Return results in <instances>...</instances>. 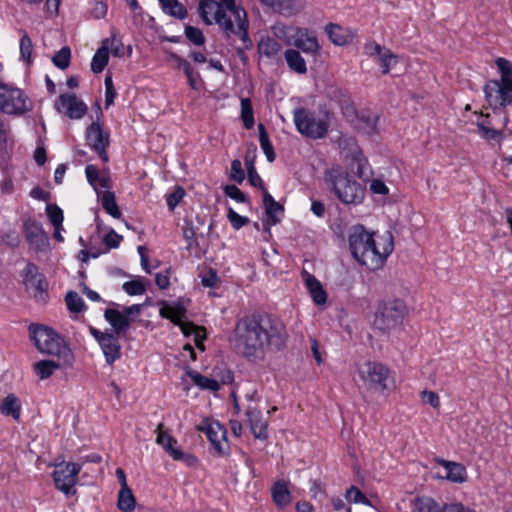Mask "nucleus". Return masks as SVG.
<instances>
[{
    "mask_svg": "<svg viewBox=\"0 0 512 512\" xmlns=\"http://www.w3.org/2000/svg\"><path fill=\"white\" fill-rule=\"evenodd\" d=\"M42 274L39 273V269L37 265H35L32 262L27 263L25 268L22 271V276L24 279V284L29 285L33 284L34 280H37V277L41 276Z\"/></svg>",
    "mask_w": 512,
    "mask_h": 512,
    "instance_id": "13d9d810",
    "label": "nucleus"
},
{
    "mask_svg": "<svg viewBox=\"0 0 512 512\" xmlns=\"http://www.w3.org/2000/svg\"><path fill=\"white\" fill-rule=\"evenodd\" d=\"M85 174H86V178H87L88 183L94 189H96L97 188V180H98L99 175H100L97 167L92 165V164H88L86 166V168H85Z\"/></svg>",
    "mask_w": 512,
    "mask_h": 512,
    "instance_id": "69168bd1",
    "label": "nucleus"
},
{
    "mask_svg": "<svg viewBox=\"0 0 512 512\" xmlns=\"http://www.w3.org/2000/svg\"><path fill=\"white\" fill-rule=\"evenodd\" d=\"M271 495L275 505L281 509L291 503V493L284 481H276L271 488Z\"/></svg>",
    "mask_w": 512,
    "mask_h": 512,
    "instance_id": "bb28decb",
    "label": "nucleus"
},
{
    "mask_svg": "<svg viewBox=\"0 0 512 512\" xmlns=\"http://www.w3.org/2000/svg\"><path fill=\"white\" fill-rule=\"evenodd\" d=\"M477 133L487 141L501 142L503 139V132L494 129L492 126H485V123H477Z\"/></svg>",
    "mask_w": 512,
    "mask_h": 512,
    "instance_id": "c03bdc74",
    "label": "nucleus"
},
{
    "mask_svg": "<svg viewBox=\"0 0 512 512\" xmlns=\"http://www.w3.org/2000/svg\"><path fill=\"white\" fill-rule=\"evenodd\" d=\"M81 470V465L74 462H62L55 465L52 474L56 489L65 495L74 493L73 487L77 482V475Z\"/></svg>",
    "mask_w": 512,
    "mask_h": 512,
    "instance_id": "9d476101",
    "label": "nucleus"
},
{
    "mask_svg": "<svg viewBox=\"0 0 512 512\" xmlns=\"http://www.w3.org/2000/svg\"><path fill=\"white\" fill-rule=\"evenodd\" d=\"M234 21L237 25V30L235 31V35H237L240 40L243 42V48L250 50L253 47V42L249 37L248 28L249 21L247 18V13L245 10H237L236 16L233 17Z\"/></svg>",
    "mask_w": 512,
    "mask_h": 512,
    "instance_id": "b1692460",
    "label": "nucleus"
},
{
    "mask_svg": "<svg viewBox=\"0 0 512 512\" xmlns=\"http://www.w3.org/2000/svg\"><path fill=\"white\" fill-rule=\"evenodd\" d=\"M122 288L128 295L131 296L141 295L146 290L145 285L139 279L125 282Z\"/></svg>",
    "mask_w": 512,
    "mask_h": 512,
    "instance_id": "864d4df0",
    "label": "nucleus"
},
{
    "mask_svg": "<svg viewBox=\"0 0 512 512\" xmlns=\"http://www.w3.org/2000/svg\"><path fill=\"white\" fill-rule=\"evenodd\" d=\"M33 282V284L25 285L27 290H32V295L35 299L39 301H46L48 298V284L44 275L37 277V280H34Z\"/></svg>",
    "mask_w": 512,
    "mask_h": 512,
    "instance_id": "c9c22d12",
    "label": "nucleus"
},
{
    "mask_svg": "<svg viewBox=\"0 0 512 512\" xmlns=\"http://www.w3.org/2000/svg\"><path fill=\"white\" fill-rule=\"evenodd\" d=\"M172 458L176 461H183L188 467H195L198 463L196 456L184 453L180 448L178 451H172Z\"/></svg>",
    "mask_w": 512,
    "mask_h": 512,
    "instance_id": "680f3d73",
    "label": "nucleus"
},
{
    "mask_svg": "<svg viewBox=\"0 0 512 512\" xmlns=\"http://www.w3.org/2000/svg\"><path fill=\"white\" fill-rule=\"evenodd\" d=\"M259 142L260 146L269 162H273L276 158L274 148L270 142L269 135L266 131L264 124H258Z\"/></svg>",
    "mask_w": 512,
    "mask_h": 512,
    "instance_id": "f704fd0d",
    "label": "nucleus"
},
{
    "mask_svg": "<svg viewBox=\"0 0 512 512\" xmlns=\"http://www.w3.org/2000/svg\"><path fill=\"white\" fill-rule=\"evenodd\" d=\"M118 336L119 335L110 333L99 344L105 356V361L109 365H112L116 360H118L121 357V345Z\"/></svg>",
    "mask_w": 512,
    "mask_h": 512,
    "instance_id": "4be33fe9",
    "label": "nucleus"
},
{
    "mask_svg": "<svg viewBox=\"0 0 512 512\" xmlns=\"http://www.w3.org/2000/svg\"><path fill=\"white\" fill-rule=\"evenodd\" d=\"M323 181L327 190L346 206H358L365 199V186L340 165L326 169Z\"/></svg>",
    "mask_w": 512,
    "mask_h": 512,
    "instance_id": "7ed1b4c3",
    "label": "nucleus"
},
{
    "mask_svg": "<svg viewBox=\"0 0 512 512\" xmlns=\"http://www.w3.org/2000/svg\"><path fill=\"white\" fill-rule=\"evenodd\" d=\"M241 118L246 129L253 128L255 120L252 103L249 98L241 99Z\"/></svg>",
    "mask_w": 512,
    "mask_h": 512,
    "instance_id": "79ce46f5",
    "label": "nucleus"
},
{
    "mask_svg": "<svg viewBox=\"0 0 512 512\" xmlns=\"http://www.w3.org/2000/svg\"><path fill=\"white\" fill-rule=\"evenodd\" d=\"M377 60L381 66L382 74L386 75L390 72L391 68L398 63V56L389 48H386Z\"/></svg>",
    "mask_w": 512,
    "mask_h": 512,
    "instance_id": "37998d69",
    "label": "nucleus"
},
{
    "mask_svg": "<svg viewBox=\"0 0 512 512\" xmlns=\"http://www.w3.org/2000/svg\"><path fill=\"white\" fill-rule=\"evenodd\" d=\"M325 31L332 43L338 46H344L352 41L353 36L344 27L330 23L326 25Z\"/></svg>",
    "mask_w": 512,
    "mask_h": 512,
    "instance_id": "cd10ccee",
    "label": "nucleus"
},
{
    "mask_svg": "<svg viewBox=\"0 0 512 512\" xmlns=\"http://www.w3.org/2000/svg\"><path fill=\"white\" fill-rule=\"evenodd\" d=\"M385 49V46H382L376 42H369L364 46L365 53L370 57L378 58L385 51Z\"/></svg>",
    "mask_w": 512,
    "mask_h": 512,
    "instance_id": "774afa93",
    "label": "nucleus"
},
{
    "mask_svg": "<svg viewBox=\"0 0 512 512\" xmlns=\"http://www.w3.org/2000/svg\"><path fill=\"white\" fill-rule=\"evenodd\" d=\"M70 59L71 50L68 46H64L58 52H56L52 58V62L57 68L64 70L69 67Z\"/></svg>",
    "mask_w": 512,
    "mask_h": 512,
    "instance_id": "de8ad7c7",
    "label": "nucleus"
},
{
    "mask_svg": "<svg viewBox=\"0 0 512 512\" xmlns=\"http://www.w3.org/2000/svg\"><path fill=\"white\" fill-rule=\"evenodd\" d=\"M227 218L235 230H239L250 222L249 218L239 215L231 207L227 210Z\"/></svg>",
    "mask_w": 512,
    "mask_h": 512,
    "instance_id": "4d7b16f0",
    "label": "nucleus"
},
{
    "mask_svg": "<svg viewBox=\"0 0 512 512\" xmlns=\"http://www.w3.org/2000/svg\"><path fill=\"white\" fill-rule=\"evenodd\" d=\"M103 241L108 248H117L122 241V236L118 235L113 229H111L104 236Z\"/></svg>",
    "mask_w": 512,
    "mask_h": 512,
    "instance_id": "338daca9",
    "label": "nucleus"
},
{
    "mask_svg": "<svg viewBox=\"0 0 512 512\" xmlns=\"http://www.w3.org/2000/svg\"><path fill=\"white\" fill-rule=\"evenodd\" d=\"M199 430L207 436L211 446L219 456L229 453L230 447L227 442V430L218 421H205Z\"/></svg>",
    "mask_w": 512,
    "mask_h": 512,
    "instance_id": "f8f14e48",
    "label": "nucleus"
},
{
    "mask_svg": "<svg viewBox=\"0 0 512 512\" xmlns=\"http://www.w3.org/2000/svg\"><path fill=\"white\" fill-rule=\"evenodd\" d=\"M118 508L123 512H131L136 505L132 490L128 488L120 489L118 494Z\"/></svg>",
    "mask_w": 512,
    "mask_h": 512,
    "instance_id": "4c0bfd02",
    "label": "nucleus"
},
{
    "mask_svg": "<svg viewBox=\"0 0 512 512\" xmlns=\"http://www.w3.org/2000/svg\"><path fill=\"white\" fill-rule=\"evenodd\" d=\"M187 375L192 379L193 383L203 390L216 392L220 389L219 381L213 378H208L197 371L187 370Z\"/></svg>",
    "mask_w": 512,
    "mask_h": 512,
    "instance_id": "473e14b6",
    "label": "nucleus"
},
{
    "mask_svg": "<svg viewBox=\"0 0 512 512\" xmlns=\"http://www.w3.org/2000/svg\"><path fill=\"white\" fill-rule=\"evenodd\" d=\"M33 51L32 40L29 35L21 30V39H20V54L23 59H25L28 63L31 62V55Z\"/></svg>",
    "mask_w": 512,
    "mask_h": 512,
    "instance_id": "8fccbe9b",
    "label": "nucleus"
},
{
    "mask_svg": "<svg viewBox=\"0 0 512 512\" xmlns=\"http://www.w3.org/2000/svg\"><path fill=\"white\" fill-rule=\"evenodd\" d=\"M261 3L270 7L273 11L284 15L294 16L298 14L305 5L304 0H260Z\"/></svg>",
    "mask_w": 512,
    "mask_h": 512,
    "instance_id": "f3484780",
    "label": "nucleus"
},
{
    "mask_svg": "<svg viewBox=\"0 0 512 512\" xmlns=\"http://www.w3.org/2000/svg\"><path fill=\"white\" fill-rule=\"evenodd\" d=\"M281 321L266 313H253L237 320L233 331L236 351L249 361L261 360L267 351H280L286 342Z\"/></svg>",
    "mask_w": 512,
    "mask_h": 512,
    "instance_id": "f257e3e1",
    "label": "nucleus"
},
{
    "mask_svg": "<svg viewBox=\"0 0 512 512\" xmlns=\"http://www.w3.org/2000/svg\"><path fill=\"white\" fill-rule=\"evenodd\" d=\"M446 505L429 496H416L411 500L410 508L411 512H447Z\"/></svg>",
    "mask_w": 512,
    "mask_h": 512,
    "instance_id": "5701e85b",
    "label": "nucleus"
},
{
    "mask_svg": "<svg viewBox=\"0 0 512 512\" xmlns=\"http://www.w3.org/2000/svg\"><path fill=\"white\" fill-rule=\"evenodd\" d=\"M68 310L73 313L82 312L85 308L83 299L75 291H69L65 296Z\"/></svg>",
    "mask_w": 512,
    "mask_h": 512,
    "instance_id": "a18cd8bd",
    "label": "nucleus"
},
{
    "mask_svg": "<svg viewBox=\"0 0 512 512\" xmlns=\"http://www.w3.org/2000/svg\"><path fill=\"white\" fill-rule=\"evenodd\" d=\"M0 413L4 416H11L19 421L21 415V402L15 394H8L0 401Z\"/></svg>",
    "mask_w": 512,
    "mask_h": 512,
    "instance_id": "a878e982",
    "label": "nucleus"
},
{
    "mask_svg": "<svg viewBox=\"0 0 512 512\" xmlns=\"http://www.w3.org/2000/svg\"><path fill=\"white\" fill-rule=\"evenodd\" d=\"M103 209L113 218H120L121 211L117 205L115 194L111 191H105L101 199Z\"/></svg>",
    "mask_w": 512,
    "mask_h": 512,
    "instance_id": "e433bc0d",
    "label": "nucleus"
},
{
    "mask_svg": "<svg viewBox=\"0 0 512 512\" xmlns=\"http://www.w3.org/2000/svg\"><path fill=\"white\" fill-rule=\"evenodd\" d=\"M108 39H105L102 46L97 49L91 61V70L95 74L101 73L109 61Z\"/></svg>",
    "mask_w": 512,
    "mask_h": 512,
    "instance_id": "c85d7f7f",
    "label": "nucleus"
},
{
    "mask_svg": "<svg viewBox=\"0 0 512 512\" xmlns=\"http://www.w3.org/2000/svg\"><path fill=\"white\" fill-rule=\"evenodd\" d=\"M61 367H66L63 365V361H53V360H40L33 365V369L35 373L39 376L40 379L49 378L57 369Z\"/></svg>",
    "mask_w": 512,
    "mask_h": 512,
    "instance_id": "2f4dec72",
    "label": "nucleus"
},
{
    "mask_svg": "<svg viewBox=\"0 0 512 512\" xmlns=\"http://www.w3.org/2000/svg\"><path fill=\"white\" fill-rule=\"evenodd\" d=\"M346 499L349 502L353 503H360L367 506H371V501L362 493V491L352 485L347 491H346Z\"/></svg>",
    "mask_w": 512,
    "mask_h": 512,
    "instance_id": "3c124183",
    "label": "nucleus"
},
{
    "mask_svg": "<svg viewBox=\"0 0 512 512\" xmlns=\"http://www.w3.org/2000/svg\"><path fill=\"white\" fill-rule=\"evenodd\" d=\"M216 1L215 0H200L199 3V14L202 18L203 22L206 25H211L212 20L209 17V11H207V8L215 7Z\"/></svg>",
    "mask_w": 512,
    "mask_h": 512,
    "instance_id": "0e129e2a",
    "label": "nucleus"
},
{
    "mask_svg": "<svg viewBox=\"0 0 512 512\" xmlns=\"http://www.w3.org/2000/svg\"><path fill=\"white\" fill-rule=\"evenodd\" d=\"M246 416L254 437L262 440L266 439L268 437L267 422L263 420L261 411L256 407L249 406L246 410Z\"/></svg>",
    "mask_w": 512,
    "mask_h": 512,
    "instance_id": "a211bd4d",
    "label": "nucleus"
},
{
    "mask_svg": "<svg viewBox=\"0 0 512 512\" xmlns=\"http://www.w3.org/2000/svg\"><path fill=\"white\" fill-rule=\"evenodd\" d=\"M31 99L19 88L0 83V111L8 114L21 116L32 111Z\"/></svg>",
    "mask_w": 512,
    "mask_h": 512,
    "instance_id": "423d86ee",
    "label": "nucleus"
},
{
    "mask_svg": "<svg viewBox=\"0 0 512 512\" xmlns=\"http://www.w3.org/2000/svg\"><path fill=\"white\" fill-rule=\"evenodd\" d=\"M163 424H159L157 427L158 435L156 438L157 444L161 445L163 449L172 457V451H178L179 448L174 447L177 443L176 439L169 434L161 431Z\"/></svg>",
    "mask_w": 512,
    "mask_h": 512,
    "instance_id": "a19ab883",
    "label": "nucleus"
},
{
    "mask_svg": "<svg viewBox=\"0 0 512 512\" xmlns=\"http://www.w3.org/2000/svg\"><path fill=\"white\" fill-rule=\"evenodd\" d=\"M46 213L55 229L62 226L64 219L63 211L56 204H48L46 206Z\"/></svg>",
    "mask_w": 512,
    "mask_h": 512,
    "instance_id": "09e8293b",
    "label": "nucleus"
},
{
    "mask_svg": "<svg viewBox=\"0 0 512 512\" xmlns=\"http://www.w3.org/2000/svg\"><path fill=\"white\" fill-rule=\"evenodd\" d=\"M281 50V44L268 37L266 39H262L259 43H258V51L261 55H264L268 58H271V57H274L275 55L278 54V52Z\"/></svg>",
    "mask_w": 512,
    "mask_h": 512,
    "instance_id": "58836bf2",
    "label": "nucleus"
},
{
    "mask_svg": "<svg viewBox=\"0 0 512 512\" xmlns=\"http://www.w3.org/2000/svg\"><path fill=\"white\" fill-rule=\"evenodd\" d=\"M216 1L215 0H200L199 3V14L202 18L203 22L206 25H211L212 20L209 17V11H207V8L215 7Z\"/></svg>",
    "mask_w": 512,
    "mask_h": 512,
    "instance_id": "e2e57ef3",
    "label": "nucleus"
},
{
    "mask_svg": "<svg viewBox=\"0 0 512 512\" xmlns=\"http://www.w3.org/2000/svg\"><path fill=\"white\" fill-rule=\"evenodd\" d=\"M360 128L368 135H373L377 132V117L376 116H361L359 118Z\"/></svg>",
    "mask_w": 512,
    "mask_h": 512,
    "instance_id": "5fc2aeb1",
    "label": "nucleus"
},
{
    "mask_svg": "<svg viewBox=\"0 0 512 512\" xmlns=\"http://www.w3.org/2000/svg\"><path fill=\"white\" fill-rule=\"evenodd\" d=\"M87 144L99 155L103 162H108L109 157L106 151L109 145V135H104L99 123L93 122L86 130Z\"/></svg>",
    "mask_w": 512,
    "mask_h": 512,
    "instance_id": "2eb2a0df",
    "label": "nucleus"
},
{
    "mask_svg": "<svg viewBox=\"0 0 512 512\" xmlns=\"http://www.w3.org/2000/svg\"><path fill=\"white\" fill-rule=\"evenodd\" d=\"M117 308H108L104 311L105 320L112 326L115 335L125 333L130 328L126 316L118 309L119 304L113 303Z\"/></svg>",
    "mask_w": 512,
    "mask_h": 512,
    "instance_id": "aec40b11",
    "label": "nucleus"
},
{
    "mask_svg": "<svg viewBox=\"0 0 512 512\" xmlns=\"http://www.w3.org/2000/svg\"><path fill=\"white\" fill-rule=\"evenodd\" d=\"M227 9L218 10L216 13V17H214L215 23L219 25L223 33L226 37H230L235 31L237 30V27L235 28L234 21L232 20L233 16L227 14Z\"/></svg>",
    "mask_w": 512,
    "mask_h": 512,
    "instance_id": "72a5a7b5",
    "label": "nucleus"
},
{
    "mask_svg": "<svg viewBox=\"0 0 512 512\" xmlns=\"http://www.w3.org/2000/svg\"><path fill=\"white\" fill-rule=\"evenodd\" d=\"M230 180L241 184L245 179V173L242 168L241 161L238 159H235L231 163V171L229 175Z\"/></svg>",
    "mask_w": 512,
    "mask_h": 512,
    "instance_id": "bf43d9fd",
    "label": "nucleus"
},
{
    "mask_svg": "<svg viewBox=\"0 0 512 512\" xmlns=\"http://www.w3.org/2000/svg\"><path fill=\"white\" fill-rule=\"evenodd\" d=\"M246 162V168H247V174H248V181L249 183L254 186L261 189L262 193H265L267 191L262 178L257 173V170L254 166V163L252 160L245 159Z\"/></svg>",
    "mask_w": 512,
    "mask_h": 512,
    "instance_id": "49530a36",
    "label": "nucleus"
},
{
    "mask_svg": "<svg viewBox=\"0 0 512 512\" xmlns=\"http://www.w3.org/2000/svg\"><path fill=\"white\" fill-rule=\"evenodd\" d=\"M294 123L299 133L311 138L322 139L328 132V122L317 118L315 113L305 108H297L294 110Z\"/></svg>",
    "mask_w": 512,
    "mask_h": 512,
    "instance_id": "1a4fd4ad",
    "label": "nucleus"
},
{
    "mask_svg": "<svg viewBox=\"0 0 512 512\" xmlns=\"http://www.w3.org/2000/svg\"><path fill=\"white\" fill-rule=\"evenodd\" d=\"M437 463L443 466L446 470V478L454 483H463L467 479V471L464 465L438 458Z\"/></svg>",
    "mask_w": 512,
    "mask_h": 512,
    "instance_id": "393cba45",
    "label": "nucleus"
},
{
    "mask_svg": "<svg viewBox=\"0 0 512 512\" xmlns=\"http://www.w3.org/2000/svg\"><path fill=\"white\" fill-rule=\"evenodd\" d=\"M185 36L190 42L197 46L204 45L206 41L203 32L199 28L190 25L185 27Z\"/></svg>",
    "mask_w": 512,
    "mask_h": 512,
    "instance_id": "603ef678",
    "label": "nucleus"
},
{
    "mask_svg": "<svg viewBox=\"0 0 512 512\" xmlns=\"http://www.w3.org/2000/svg\"><path fill=\"white\" fill-rule=\"evenodd\" d=\"M263 205L265 208V213L267 216V222H264L263 225L265 227V230L269 231L270 225H276L280 222V218L278 217V214L283 215L284 208L283 206L275 201V199L269 194L268 191H265L263 193Z\"/></svg>",
    "mask_w": 512,
    "mask_h": 512,
    "instance_id": "6ab92c4d",
    "label": "nucleus"
},
{
    "mask_svg": "<svg viewBox=\"0 0 512 512\" xmlns=\"http://www.w3.org/2000/svg\"><path fill=\"white\" fill-rule=\"evenodd\" d=\"M289 36L294 46L306 54L315 55L320 49L317 37L314 32L307 28L290 27Z\"/></svg>",
    "mask_w": 512,
    "mask_h": 512,
    "instance_id": "ddd939ff",
    "label": "nucleus"
},
{
    "mask_svg": "<svg viewBox=\"0 0 512 512\" xmlns=\"http://www.w3.org/2000/svg\"><path fill=\"white\" fill-rule=\"evenodd\" d=\"M223 191L226 196L240 203H249L248 197L236 186V185H225Z\"/></svg>",
    "mask_w": 512,
    "mask_h": 512,
    "instance_id": "6e6d98bb",
    "label": "nucleus"
},
{
    "mask_svg": "<svg viewBox=\"0 0 512 512\" xmlns=\"http://www.w3.org/2000/svg\"><path fill=\"white\" fill-rule=\"evenodd\" d=\"M284 56L288 67L292 71L298 74H305L307 72L306 62L298 50L287 49Z\"/></svg>",
    "mask_w": 512,
    "mask_h": 512,
    "instance_id": "7c9ffc66",
    "label": "nucleus"
},
{
    "mask_svg": "<svg viewBox=\"0 0 512 512\" xmlns=\"http://www.w3.org/2000/svg\"><path fill=\"white\" fill-rule=\"evenodd\" d=\"M302 278L305 285L316 305H323L327 300V293L324 290L320 281L312 274L307 271L302 272Z\"/></svg>",
    "mask_w": 512,
    "mask_h": 512,
    "instance_id": "412c9836",
    "label": "nucleus"
},
{
    "mask_svg": "<svg viewBox=\"0 0 512 512\" xmlns=\"http://www.w3.org/2000/svg\"><path fill=\"white\" fill-rule=\"evenodd\" d=\"M495 64L501 74L499 83L512 84V62L506 58L499 57L495 60Z\"/></svg>",
    "mask_w": 512,
    "mask_h": 512,
    "instance_id": "ea45409f",
    "label": "nucleus"
},
{
    "mask_svg": "<svg viewBox=\"0 0 512 512\" xmlns=\"http://www.w3.org/2000/svg\"><path fill=\"white\" fill-rule=\"evenodd\" d=\"M185 195V191L181 186H177L175 190L168 194L166 197V203L168 208L172 211L180 203Z\"/></svg>",
    "mask_w": 512,
    "mask_h": 512,
    "instance_id": "052dcab7",
    "label": "nucleus"
},
{
    "mask_svg": "<svg viewBox=\"0 0 512 512\" xmlns=\"http://www.w3.org/2000/svg\"><path fill=\"white\" fill-rule=\"evenodd\" d=\"M348 241L353 258L369 270L380 269L394 248L393 237L389 232L375 240L363 225H355L350 229Z\"/></svg>",
    "mask_w": 512,
    "mask_h": 512,
    "instance_id": "f03ea898",
    "label": "nucleus"
},
{
    "mask_svg": "<svg viewBox=\"0 0 512 512\" xmlns=\"http://www.w3.org/2000/svg\"><path fill=\"white\" fill-rule=\"evenodd\" d=\"M407 307L403 300L392 299L378 304L375 325L382 331H388L402 324Z\"/></svg>",
    "mask_w": 512,
    "mask_h": 512,
    "instance_id": "6e6552de",
    "label": "nucleus"
},
{
    "mask_svg": "<svg viewBox=\"0 0 512 512\" xmlns=\"http://www.w3.org/2000/svg\"><path fill=\"white\" fill-rule=\"evenodd\" d=\"M23 232L26 241L35 251H43L48 245V236L36 220L27 219L23 225Z\"/></svg>",
    "mask_w": 512,
    "mask_h": 512,
    "instance_id": "dca6fc26",
    "label": "nucleus"
},
{
    "mask_svg": "<svg viewBox=\"0 0 512 512\" xmlns=\"http://www.w3.org/2000/svg\"><path fill=\"white\" fill-rule=\"evenodd\" d=\"M162 11L176 19L183 20L188 16L186 7L178 0H158Z\"/></svg>",
    "mask_w": 512,
    "mask_h": 512,
    "instance_id": "c756f323",
    "label": "nucleus"
},
{
    "mask_svg": "<svg viewBox=\"0 0 512 512\" xmlns=\"http://www.w3.org/2000/svg\"><path fill=\"white\" fill-rule=\"evenodd\" d=\"M30 338L34 345L43 354L57 356L63 365L71 367L74 363V354L69 348L63 337H61L52 328L41 325L31 324L29 326Z\"/></svg>",
    "mask_w": 512,
    "mask_h": 512,
    "instance_id": "20e7f679",
    "label": "nucleus"
},
{
    "mask_svg": "<svg viewBox=\"0 0 512 512\" xmlns=\"http://www.w3.org/2000/svg\"><path fill=\"white\" fill-rule=\"evenodd\" d=\"M485 99L491 108H505L512 104V84L499 83L493 79L484 86Z\"/></svg>",
    "mask_w": 512,
    "mask_h": 512,
    "instance_id": "9b49d317",
    "label": "nucleus"
},
{
    "mask_svg": "<svg viewBox=\"0 0 512 512\" xmlns=\"http://www.w3.org/2000/svg\"><path fill=\"white\" fill-rule=\"evenodd\" d=\"M358 371L367 390L383 394L389 389L390 370L384 364L366 361Z\"/></svg>",
    "mask_w": 512,
    "mask_h": 512,
    "instance_id": "0eeeda50",
    "label": "nucleus"
},
{
    "mask_svg": "<svg viewBox=\"0 0 512 512\" xmlns=\"http://www.w3.org/2000/svg\"><path fill=\"white\" fill-rule=\"evenodd\" d=\"M159 314L162 318L169 319L173 324L179 326L185 336L194 334L195 344L198 348L204 349L201 344L204 336L201 334L204 329L196 326L192 322L184 321L186 319V308L179 302L169 304L166 301L160 302Z\"/></svg>",
    "mask_w": 512,
    "mask_h": 512,
    "instance_id": "39448f33",
    "label": "nucleus"
},
{
    "mask_svg": "<svg viewBox=\"0 0 512 512\" xmlns=\"http://www.w3.org/2000/svg\"><path fill=\"white\" fill-rule=\"evenodd\" d=\"M55 108L59 112H64L70 119H81L87 112V105L74 93L61 94L55 102Z\"/></svg>",
    "mask_w": 512,
    "mask_h": 512,
    "instance_id": "4468645a",
    "label": "nucleus"
}]
</instances>
